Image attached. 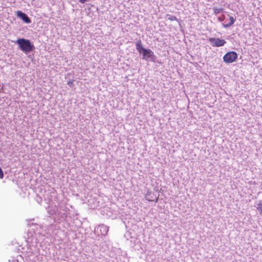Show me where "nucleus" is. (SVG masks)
<instances>
[{
  "instance_id": "obj_1",
  "label": "nucleus",
  "mask_w": 262,
  "mask_h": 262,
  "mask_svg": "<svg viewBox=\"0 0 262 262\" xmlns=\"http://www.w3.org/2000/svg\"><path fill=\"white\" fill-rule=\"evenodd\" d=\"M136 48L139 54L142 55V58L145 60H150L155 62L157 56L154 53L149 49H146L143 47L141 40H138L136 43Z\"/></svg>"
},
{
  "instance_id": "obj_2",
  "label": "nucleus",
  "mask_w": 262,
  "mask_h": 262,
  "mask_svg": "<svg viewBox=\"0 0 262 262\" xmlns=\"http://www.w3.org/2000/svg\"><path fill=\"white\" fill-rule=\"evenodd\" d=\"M15 43L23 52L27 54L34 50V45L29 40L24 38H18Z\"/></svg>"
},
{
  "instance_id": "obj_3",
  "label": "nucleus",
  "mask_w": 262,
  "mask_h": 262,
  "mask_svg": "<svg viewBox=\"0 0 262 262\" xmlns=\"http://www.w3.org/2000/svg\"><path fill=\"white\" fill-rule=\"evenodd\" d=\"M237 58V54L234 51L227 52L223 57L224 61L227 63H232Z\"/></svg>"
},
{
  "instance_id": "obj_4",
  "label": "nucleus",
  "mask_w": 262,
  "mask_h": 262,
  "mask_svg": "<svg viewBox=\"0 0 262 262\" xmlns=\"http://www.w3.org/2000/svg\"><path fill=\"white\" fill-rule=\"evenodd\" d=\"M208 40L212 43V46L213 47H222L226 43V41L224 39H221L220 38H216L214 37H210L208 39Z\"/></svg>"
},
{
  "instance_id": "obj_5",
  "label": "nucleus",
  "mask_w": 262,
  "mask_h": 262,
  "mask_svg": "<svg viewBox=\"0 0 262 262\" xmlns=\"http://www.w3.org/2000/svg\"><path fill=\"white\" fill-rule=\"evenodd\" d=\"M16 16L27 24L31 23V19L25 13L21 11H17L16 12Z\"/></svg>"
},
{
  "instance_id": "obj_6",
  "label": "nucleus",
  "mask_w": 262,
  "mask_h": 262,
  "mask_svg": "<svg viewBox=\"0 0 262 262\" xmlns=\"http://www.w3.org/2000/svg\"><path fill=\"white\" fill-rule=\"evenodd\" d=\"M101 234L105 235L108 231V227L106 225H101L99 226Z\"/></svg>"
},
{
  "instance_id": "obj_7",
  "label": "nucleus",
  "mask_w": 262,
  "mask_h": 262,
  "mask_svg": "<svg viewBox=\"0 0 262 262\" xmlns=\"http://www.w3.org/2000/svg\"><path fill=\"white\" fill-rule=\"evenodd\" d=\"M230 19V22L228 24H223V25L224 28H229L231 27L235 22V18H234L233 16H230L228 15Z\"/></svg>"
},
{
  "instance_id": "obj_8",
  "label": "nucleus",
  "mask_w": 262,
  "mask_h": 262,
  "mask_svg": "<svg viewBox=\"0 0 262 262\" xmlns=\"http://www.w3.org/2000/svg\"><path fill=\"white\" fill-rule=\"evenodd\" d=\"M213 11L215 15H217V14H218L219 13H221V12H223V11H224V9H223V8H216V7H213Z\"/></svg>"
},
{
  "instance_id": "obj_9",
  "label": "nucleus",
  "mask_w": 262,
  "mask_h": 262,
  "mask_svg": "<svg viewBox=\"0 0 262 262\" xmlns=\"http://www.w3.org/2000/svg\"><path fill=\"white\" fill-rule=\"evenodd\" d=\"M24 260L23 257L21 255L17 254L14 259H12V262H20Z\"/></svg>"
},
{
  "instance_id": "obj_10",
  "label": "nucleus",
  "mask_w": 262,
  "mask_h": 262,
  "mask_svg": "<svg viewBox=\"0 0 262 262\" xmlns=\"http://www.w3.org/2000/svg\"><path fill=\"white\" fill-rule=\"evenodd\" d=\"M166 18L168 20H169L170 21H173V20L178 21V18L175 16L171 15L170 14H167L166 16Z\"/></svg>"
},
{
  "instance_id": "obj_11",
  "label": "nucleus",
  "mask_w": 262,
  "mask_h": 262,
  "mask_svg": "<svg viewBox=\"0 0 262 262\" xmlns=\"http://www.w3.org/2000/svg\"><path fill=\"white\" fill-rule=\"evenodd\" d=\"M257 209L259 211L260 214L262 215V204L259 203L257 205Z\"/></svg>"
},
{
  "instance_id": "obj_12",
  "label": "nucleus",
  "mask_w": 262,
  "mask_h": 262,
  "mask_svg": "<svg viewBox=\"0 0 262 262\" xmlns=\"http://www.w3.org/2000/svg\"><path fill=\"white\" fill-rule=\"evenodd\" d=\"M225 16L224 14L222 15L221 16L218 17V20L220 21H223L225 20Z\"/></svg>"
},
{
  "instance_id": "obj_13",
  "label": "nucleus",
  "mask_w": 262,
  "mask_h": 262,
  "mask_svg": "<svg viewBox=\"0 0 262 262\" xmlns=\"http://www.w3.org/2000/svg\"><path fill=\"white\" fill-rule=\"evenodd\" d=\"M4 177V172L2 169L0 167V179H3Z\"/></svg>"
},
{
  "instance_id": "obj_14",
  "label": "nucleus",
  "mask_w": 262,
  "mask_h": 262,
  "mask_svg": "<svg viewBox=\"0 0 262 262\" xmlns=\"http://www.w3.org/2000/svg\"><path fill=\"white\" fill-rule=\"evenodd\" d=\"M73 80H70L68 81L67 84L70 86H72L73 84Z\"/></svg>"
},
{
  "instance_id": "obj_15",
  "label": "nucleus",
  "mask_w": 262,
  "mask_h": 262,
  "mask_svg": "<svg viewBox=\"0 0 262 262\" xmlns=\"http://www.w3.org/2000/svg\"><path fill=\"white\" fill-rule=\"evenodd\" d=\"M86 1L87 0H79V2L82 4H84L85 2H86Z\"/></svg>"
},
{
  "instance_id": "obj_16",
  "label": "nucleus",
  "mask_w": 262,
  "mask_h": 262,
  "mask_svg": "<svg viewBox=\"0 0 262 262\" xmlns=\"http://www.w3.org/2000/svg\"><path fill=\"white\" fill-rule=\"evenodd\" d=\"M40 201H41L42 199L41 198H39Z\"/></svg>"
}]
</instances>
